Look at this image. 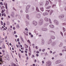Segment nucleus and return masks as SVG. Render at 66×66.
Segmentation results:
<instances>
[{
  "label": "nucleus",
  "instance_id": "nucleus-18",
  "mask_svg": "<svg viewBox=\"0 0 66 66\" xmlns=\"http://www.w3.org/2000/svg\"><path fill=\"white\" fill-rule=\"evenodd\" d=\"M36 10L37 12H39V9H38V7H36Z\"/></svg>",
  "mask_w": 66,
  "mask_h": 66
},
{
  "label": "nucleus",
  "instance_id": "nucleus-24",
  "mask_svg": "<svg viewBox=\"0 0 66 66\" xmlns=\"http://www.w3.org/2000/svg\"><path fill=\"white\" fill-rule=\"evenodd\" d=\"M16 27L17 29H19V25L17 24L16 26Z\"/></svg>",
  "mask_w": 66,
  "mask_h": 66
},
{
  "label": "nucleus",
  "instance_id": "nucleus-48",
  "mask_svg": "<svg viewBox=\"0 0 66 66\" xmlns=\"http://www.w3.org/2000/svg\"><path fill=\"white\" fill-rule=\"evenodd\" d=\"M25 35H26V36H28V34L26 33H25Z\"/></svg>",
  "mask_w": 66,
  "mask_h": 66
},
{
  "label": "nucleus",
  "instance_id": "nucleus-6",
  "mask_svg": "<svg viewBox=\"0 0 66 66\" xmlns=\"http://www.w3.org/2000/svg\"><path fill=\"white\" fill-rule=\"evenodd\" d=\"M41 44L42 45H44L45 44V40L43 38H42L41 39Z\"/></svg>",
  "mask_w": 66,
  "mask_h": 66
},
{
  "label": "nucleus",
  "instance_id": "nucleus-64",
  "mask_svg": "<svg viewBox=\"0 0 66 66\" xmlns=\"http://www.w3.org/2000/svg\"><path fill=\"white\" fill-rule=\"evenodd\" d=\"M64 9L65 11H66V6L65 7V8H64Z\"/></svg>",
  "mask_w": 66,
  "mask_h": 66
},
{
  "label": "nucleus",
  "instance_id": "nucleus-33",
  "mask_svg": "<svg viewBox=\"0 0 66 66\" xmlns=\"http://www.w3.org/2000/svg\"><path fill=\"white\" fill-rule=\"evenodd\" d=\"M27 42H28L29 44H31V42H30V40H27Z\"/></svg>",
  "mask_w": 66,
  "mask_h": 66
},
{
  "label": "nucleus",
  "instance_id": "nucleus-39",
  "mask_svg": "<svg viewBox=\"0 0 66 66\" xmlns=\"http://www.w3.org/2000/svg\"><path fill=\"white\" fill-rule=\"evenodd\" d=\"M0 62H3V61H2V59H0Z\"/></svg>",
  "mask_w": 66,
  "mask_h": 66
},
{
  "label": "nucleus",
  "instance_id": "nucleus-51",
  "mask_svg": "<svg viewBox=\"0 0 66 66\" xmlns=\"http://www.w3.org/2000/svg\"><path fill=\"white\" fill-rule=\"evenodd\" d=\"M3 48H5V46H4V45H3Z\"/></svg>",
  "mask_w": 66,
  "mask_h": 66
},
{
  "label": "nucleus",
  "instance_id": "nucleus-52",
  "mask_svg": "<svg viewBox=\"0 0 66 66\" xmlns=\"http://www.w3.org/2000/svg\"><path fill=\"white\" fill-rule=\"evenodd\" d=\"M59 55L60 56H62V54L61 53H60L59 54Z\"/></svg>",
  "mask_w": 66,
  "mask_h": 66
},
{
  "label": "nucleus",
  "instance_id": "nucleus-55",
  "mask_svg": "<svg viewBox=\"0 0 66 66\" xmlns=\"http://www.w3.org/2000/svg\"><path fill=\"white\" fill-rule=\"evenodd\" d=\"M52 53V52L51 51H50V53Z\"/></svg>",
  "mask_w": 66,
  "mask_h": 66
},
{
  "label": "nucleus",
  "instance_id": "nucleus-19",
  "mask_svg": "<svg viewBox=\"0 0 66 66\" xmlns=\"http://www.w3.org/2000/svg\"><path fill=\"white\" fill-rule=\"evenodd\" d=\"M52 13H53V10H51L50 11V15H51V14H52Z\"/></svg>",
  "mask_w": 66,
  "mask_h": 66
},
{
  "label": "nucleus",
  "instance_id": "nucleus-43",
  "mask_svg": "<svg viewBox=\"0 0 66 66\" xmlns=\"http://www.w3.org/2000/svg\"><path fill=\"white\" fill-rule=\"evenodd\" d=\"M2 40H0V44H1V43L3 42L2 41Z\"/></svg>",
  "mask_w": 66,
  "mask_h": 66
},
{
  "label": "nucleus",
  "instance_id": "nucleus-37",
  "mask_svg": "<svg viewBox=\"0 0 66 66\" xmlns=\"http://www.w3.org/2000/svg\"><path fill=\"white\" fill-rule=\"evenodd\" d=\"M51 7V6H48L47 7V9H50V8Z\"/></svg>",
  "mask_w": 66,
  "mask_h": 66
},
{
  "label": "nucleus",
  "instance_id": "nucleus-3",
  "mask_svg": "<svg viewBox=\"0 0 66 66\" xmlns=\"http://www.w3.org/2000/svg\"><path fill=\"white\" fill-rule=\"evenodd\" d=\"M43 21L44 20H43V19H40L39 22V25H42V24H43Z\"/></svg>",
  "mask_w": 66,
  "mask_h": 66
},
{
  "label": "nucleus",
  "instance_id": "nucleus-36",
  "mask_svg": "<svg viewBox=\"0 0 66 66\" xmlns=\"http://www.w3.org/2000/svg\"><path fill=\"white\" fill-rule=\"evenodd\" d=\"M18 18L19 19H20L21 18V16H20V15H19L18 16Z\"/></svg>",
  "mask_w": 66,
  "mask_h": 66
},
{
  "label": "nucleus",
  "instance_id": "nucleus-2",
  "mask_svg": "<svg viewBox=\"0 0 66 66\" xmlns=\"http://www.w3.org/2000/svg\"><path fill=\"white\" fill-rule=\"evenodd\" d=\"M46 66H51V62L50 61H48L46 62Z\"/></svg>",
  "mask_w": 66,
  "mask_h": 66
},
{
  "label": "nucleus",
  "instance_id": "nucleus-41",
  "mask_svg": "<svg viewBox=\"0 0 66 66\" xmlns=\"http://www.w3.org/2000/svg\"><path fill=\"white\" fill-rule=\"evenodd\" d=\"M0 4L1 5H3V4H2V2H1L0 3Z\"/></svg>",
  "mask_w": 66,
  "mask_h": 66
},
{
  "label": "nucleus",
  "instance_id": "nucleus-9",
  "mask_svg": "<svg viewBox=\"0 0 66 66\" xmlns=\"http://www.w3.org/2000/svg\"><path fill=\"white\" fill-rule=\"evenodd\" d=\"M14 12H12L10 15L11 17H13V18H14Z\"/></svg>",
  "mask_w": 66,
  "mask_h": 66
},
{
  "label": "nucleus",
  "instance_id": "nucleus-23",
  "mask_svg": "<svg viewBox=\"0 0 66 66\" xmlns=\"http://www.w3.org/2000/svg\"><path fill=\"white\" fill-rule=\"evenodd\" d=\"M51 38L52 39H55V37L54 36H51Z\"/></svg>",
  "mask_w": 66,
  "mask_h": 66
},
{
  "label": "nucleus",
  "instance_id": "nucleus-53",
  "mask_svg": "<svg viewBox=\"0 0 66 66\" xmlns=\"http://www.w3.org/2000/svg\"><path fill=\"white\" fill-rule=\"evenodd\" d=\"M17 42H19V39L18 38L17 39Z\"/></svg>",
  "mask_w": 66,
  "mask_h": 66
},
{
  "label": "nucleus",
  "instance_id": "nucleus-40",
  "mask_svg": "<svg viewBox=\"0 0 66 66\" xmlns=\"http://www.w3.org/2000/svg\"><path fill=\"white\" fill-rule=\"evenodd\" d=\"M50 23H46V26H48V25H49V24Z\"/></svg>",
  "mask_w": 66,
  "mask_h": 66
},
{
  "label": "nucleus",
  "instance_id": "nucleus-21",
  "mask_svg": "<svg viewBox=\"0 0 66 66\" xmlns=\"http://www.w3.org/2000/svg\"><path fill=\"white\" fill-rule=\"evenodd\" d=\"M61 17L62 18H64V14H62L61 15Z\"/></svg>",
  "mask_w": 66,
  "mask_h": 66
},
{
  "label": "nucleus",
  "instance_id": "nucleus-22",
  "mask_svg": "<svg viewBox=\"0 0 66 66\" xmlns=\"http://www.w3.org/2000/svg\"><path fill=\"white\" fill-rule=\"evenodd\" d=\"M26 17L28 19H29V16L28 14L26 15Z\"/></svg>",
  "mask_w": 66,
  "mask_h": 66
},
{
  "label": "nucleus",
  "instance_id": "nucleus-5",
  "mask_svg": "<svg viewBox=\"0 0 66 66\" xmlns=\"http://www.w3.org/2000/svg\"><path fill=\"white\" fill-rule=\"evenodd\" d=\"M41 16L40 13H38L36 15V17L38 18H40Z\"/></svg>",
  "mask_w": 66,
  "mask_h": 66
},
{
  "label": "nucleus",
  "instance_id": "nucleus-4",
  "mask_svg": "<svg viewBox=\"0 0 66 66\" xmlns=\"http://www.w3.org/2000/svg\"><path fill=\"white\" fill-rule=\"evenodd\" d=\"M37 22L36 21H34L32 22V24L34 26H37Z\"/></svg>",
  "mask_w": 66,
  "mask_h": 66
},
{
  "label": "nucleus",
  "instance_id": "nucleus-25",
  "mask_svg": "<svg viewBox=\"0 0 66 66\" xmlns=\"http://www.w3.org/2000/svg\"><path fill=\"white\" fill-rule=\"evenodd\" d=\"M7 3H6L5 6L6 9H7Z\"/></svg>",
  "mask_w": 66,
  "mask_h": 66
},
{
  "label": "nucleus",
  "instance_id": "nucleus-32",
  "mask_svg": "<svg viewBox=\"0 0 66 66\" xmlns=\"http://www.w3.org/2000/svg\"><path fill=\"white\" fill-rule=\"evenodd\" d=\"M26 13H28V9H26Z\"/></svg>",
  "mask_w": 66,
  "mask_h": 66
},
{
  "label": "nucleus",
  "instance_id": "nucleus-30",
  "mask_svg": "<svg viewBox=\"0 0 66 66\" xmlns=\"http://www.w3.org/2000/svg\"><path fill=\"white\" fill-rule=\"evenodd\" d=\"M26 26H28V24H29V22H28L27 21H26Z\"/></svg>",
  "mask_w": 66,
  "mask_h": 66
},
{
  "label": "nucleus",
  "instance_id": "nucleus-60",
  "mask_svg": "<svg viewBox=\"0 0 66 66\" xmlns=\"http://www.w3.org/2000/svg\"><path fill=\"white\" fill-rule=\"evenodd\" d=\"M29 59V58L28 57H26V60H28Z\"/></svg>",
  "mask_w": 66,
  "mask_h": 66
},
{
  "label": "nucleus",
  "instance_id": "nucleus-13",
  "mask_svg": "<svg viewBox=\"0 0 66 66\" xmlns=\"http://www.w3.org/2000/svg\"><path fill=\"white\" fill-rule=\"evenodd\" d=\"M49 27H50V28H53L54 26L53 25L51 24L50 25Z\"/></svg>",
  "mask_w": 66,
  "mask_h": 66
},
{
  "label": "nucleus",
  "instance_id": "nucleus-12",
  "mask_svg": "<svg viewBox=\"0 0 66 66\" xmlns=\"http://www.w3.org/2000/svg\"><path fill=\"white\" fill-rule=\"evenodd\" d=\"M43 16H45V15H48V13L47 12H46L43 13L42 14Z\"/></svg>",
  "mask_w": 66,
  "mask_h": 66
},
{
  "label": "nucleus",
  "instance_id": "nucleus-28",
  "mask_svg": "<svg viewBox=\"0 0 66 66\" xmlns=\"http://www.w3.org/2000/svg\"><path fill=\"white\" fill-rule=\"evenodd\" d=\"M62 45H63V43H61L59 45V47H61V46H62Z\"/></svg>",
  "mask_w": 66,
  "mask_h": 66
},
{
  "label": "nucleus",
  "instance_id": "nucleus-57",
  "mask_svg": "<svg viewBox=\"0 0 66 66\" xmlns=\"http://www.w3.org/2000/svg\"><path fill=\"white\" fill-rule=\"evenodd\" d=\"M46 12H48V13L50 12V10H46Z\"/></svg>",
  "mask_w": 66,
  "mask_h": 66
},
{
  "label": "nucleus",
  "instance_id": "nucleus-38",
  "mask_svg": "<svg viewBox=\"0 0 66 66\" xmlns=\"http://www.w3.org/2000/svg\"><path fill=\"white\" fill-rule=\"evenodd\" d=\"M25 30L26 31H28V29L27 28H26L25 29Z\"/></svg>",
  "mask_w": 66,
  "mask_h": 66
},
{
  "label": "nucleus",
  "instance_id": "nucleus-20",
  "mask_svg": "<svg viewBox=\"0 0 66 66\" xmlns=\"http://www.w3.org/2000/svg\"><path fill=\"white\" fill-rule=\"evenodd\" d=\"M24 45L25 46V47L26 48H28V45H26V44H24Z\"/></svg>",
  "mask_w": 66,
  "mask_h": 66
},
{
  "label": "nucleus",
  "instance_id": "nucleus-8",
  "mask_svg": "<svg viewBox=\"0 0 66 66\" xmlns=\"http://www.w3.org/2000/svg\"><path fill=\"white\" fill-rule=\"evenodd\" d=\"M61 62V61L60 60H58L56 61L55 64H58L59 63H60Z\"/></svg>",
  "mask_w": 66,
  "mask_h": 66
},
{
  "label": "nucleus",
  "instance_id": "nucleus-42",
  "mask_svg": "<svg viewBox=\"0 0 66 66\" xmlns=\"http://www.w3.org/2000/svg\"><path fill=\"white\" fill-rule=\"evenodd\" d=\"M29 50L30 52H31V48H30V47H29Z\"/></svg>",
  "mask_w": 66,
  "mask_h": 66
},
{
  "label": "nucleus",
  "instance_id": "nucleus-62",
  "mask_svg": "<svg viewBox=\"0 0 66 66\" xmlns=\"http://www.w3.org/2000/svg\"><path fill=\"white\" fill-rule=\"evenodd\" d=\"M31 37H33V35H31Z\"/></svg>",
  "mask_w": 66,
  "mask_h": 66
},
{
  "label": "nucleus",
  "instance_id": "nucleus-14",
  "mask_svg": "<svg viewBox=\"0 0 66 66\" xmlns=\"http://www.w3.org/2000/svg\"><path fill=\"white\" fill-rule=\"evenodd\" d=\"M40 9L41 10V11H42V12H43V11H44V8L43 7H41L40 8Z\"/></svg>",
  "mask_w": 66,
  "mask_h": 66
},
{
  "label": "nucleus",
  "instance_id": "nucleus-49",
  "mask_svg": "<svg viewBox=\"0 0 66 66\" xmlns=\"http://www.w3.org/2000/svg\"><path fill=\"white\" fill-rule=\"evenodd\" d=\"M54 6H56V5H53V6H52V7H54Z\"/></svg>",
  "mask_w": 66,
  "mask_h": 66
},
{
  "label": "nucleus",
  "instance_id": "nucleus-11",
  "mask_svg": "<svg viewBox=\"0 0 66 66\" xmlns=\"http://www.w3.org/2000/svg\"><path fill=\"white\" fill-rule=\"evenodd\" d=\"M52 42V40H51V39H50L49 41L47 43L48 44H50Z\"/></svg>",
  "mask_w": 66,
  "mask_h": 66
},
{
  "label": "nucleus",
  "instance_id": "nucleus-47",
  "mask_svg": "<svg viewBox=\"0 0 66 66\" xmlns=\"http://www.w3.org/2000/svg\"><path fill=\"white\" fill-rule=\"evenodd\" d=\"M56 44V43H55V42H54L53 44V45H54H54H55Z\"/></svg>",
  "mask_w": 66,
  "mask_h": 66
},
{
  "label": "nucleus",
  "instance_id": "nucleus-16",
  "mask_svg": "<svg viewBox=\"0 0 66 66\" xmlns=\"http://www.w3.org/2000/svg\"><path fill=\"white\" fill-rule=\"evenodd\" d=\"M49 3V1H46V3L45 4V5H47Z\"/></svg>",
  "mask_w": 66,
  "mask_h": 66
},
{
  "label": "nucleus",
  "instance_id": "nucleus-26",
  "mask_svg": "<svg viewBox=\"0 0 66 66\" xmlns=\"http://www.w3.org/2000/svg\"><path fill=\"white\" fill-rule=\"evenodd\" d=\"M20 38L22 41V42H24L23 39V38H22V37H21Z\"/></svg>",
  "mask_w": 66,
  "mask_h": 66
},
{
  "label": "nucleus",
  "instance_id": "nucleus-17",
  "mask_svg": "<svg viewBox=\"0 0 66 66\" xmlns=\"http://www.w3.org/2000/svg\"><path fill=\"white\" fill-rule=\"evenodd\" d=\"M63 32L64 33L66 31V29H65V28L64 27H63Z\"/></svg>",
  "mask_w": 66,
  "mask_h": 66
},
{
  "label": "nucleus",
  "instance_id": "nucleus-58",
  "mask_svg": "<svg viewBox=\"0 0 66 66\" xmlns=\"http://www.w3.org/2000/svg\"><path fill=\"white\" fill-rule=\"evenodd\" d=\"M7 25H9V24H10V23H9V22H7Z\"/></svg>",
  "mask_w": 66,
  "mask_h": 66
},
{
  "label": "nucleus",
  "instance_id": "nucleus-44",
  "mask_svg": "<svg viewBox=\"0 0 66 66\" xmlns=\"http://www.w3.org/2000/svg\"><path fill=\"white\" fill-rule=\"evenodd\" d=\"M13 65L14 66H17L16 64H15V63L13 64Z\"/></svg>",
  "mask_w": 66,
  "mask_h": 66
},
{
  "label": "nucleus",
  "instance_id": "nucleus-7",
  "mask_svg": "<svg viewBox=\"0 0 66 66\" xmlns=\"http://www.w3.org/2000/svg\"><path fill=\"white\" fill-rule=\"evenodd\" d=\"M54 22L56 23L57 25H58L59 23V22H58V21L56 20H54Z\"/></svg>",
  "mask_w": 66,
  "mask_h": 66
},
{
  "label": "nucleus",
  "instance_id": "nucleus-59",
  "mask_svg": "<svg viewBox=\"0 0 66 66\" xmlns=\"http://www.w3.org/2000/svg\"><path fill=\"white\" fill-rule=\"evenodd\" d=\"M4 16L5 17H6V14L5 13H4Z\"/></svg>",
  "mask_w": 66,
  "mask_h": 66
},
{
  "label": "nucleus",
  "instance_id": "nucleus-61",
  "mask_svg": "<svg viewBox=\"0 0 66 66\" xmlns=\"http://www.w3.org/2000/svg\"><path fill=\"white\" fill-rule=\"evenodd\" d=\"M14 33L15 34H16V31H14Z\"/></svg>",
  "mask_w": 66,
  "mask_h": 66
},
{
  "label": "nucleus",
  "instance_id": "nucleus-45",
  "mask_svg": "<svg viewBox=\"0 0 66 66\" xmlns=\"http://www.w3.org/2000/svg\"><path fill=\"white\" fill-rule=\"evenodd\" d=\"M64 51H65L66 52V50H62V52H64Z\"/></svg>",
  "mask_w": 66,
  "mask_h": 66
},
{
  "label": "nucleus",
  "instance_id": "nucleus-46",
  "mask_svg": "<svg viewBox=\"0 0 66 66\" xmlns=\"http://www.w3.org/2000/svg\"><path fill=\"white\" fill-rule=\"evenodd\" d=\"M61 35L62 36H63V33L62 32H61Z\"/></svg>",
  "mask_w": 66,
  "mask_h": 66
},
{
  "label": "nucleus",
  "instance_id": "nucleus-10",
  "mask_svg": "<svg viewBox=\"0 0 66 66\" xmlns=\"http://www.w3.org/2000/svg\"><path fill=\"white\" fill-rule=\"evenodd\" d=\"M42 31H48V29L47 28H42Z\"/></svg>",
  "mask_w": 66,
  "mask_h": 66
},
{
  "label": "nucleus",
  "instance_id": "nucleus-31",
  "mask_svg": "<svg viewBox=\"0 0 66 66\" xmlns=\"http://www.w3.org/2000/svg\"><path fill=\"white\" fill-rule=\"evenodd\" d=\"M50 32H52V33H55V32L52 30H51L50 31Z\"/></svg>",
  "mask_w": 66,
  "mask_h": 66
},
{
  "label": "nucleus",
  "instance_id": "nucleus-34",
  "mask_svg": "<svg viewBox=\"0 0 66 66\" xmlns=\"http://www.w3.org/2000/svg\"><path fill=\"white\" fill-rule=\"evenodd\" d=\"M45 50H46L45 49H44L42 50V52H45Z\"/></svg>",
  "mask_w": 66,
  "mask_h": 66
},
{
  "label": "nucleus",
  "instance_id": "nucleus-29",
  "mask_svg": "<svg viewBox=\"0 0 66 66\" xmlns=\"http://www.w3.org/2000/svg\"><path fill=\"white\" fill-rule=\"evenodd\" d=\"M47 55H48V54L47 52H46L45 54V56H47Z\"/></svg>",
  "mask_w": 66,
  "mask_h": 66
},
{
  "label": "nucleus",
  "instance_id": "nucleus-63",
  "mask_svg": "<svg viewBox=\"0 0 66 66\" xmlns=\"http://www.w3.org/2000/svg\"><path fill=\"white\" fill-rule=\"evenodd\" d=\"M64 48L65 49H66V46H64Z\"/></svg>",
  "mask_w": 66,
  "mask_h": 66
},
{
  "label": "nucleus",
  "instance_id": "nucleus-1",
  "mask_svg": "<svg viewBox=\"0 0 66 66\" xmlns=\"http://www.w3.org/2000/svg\"><path fill=\"white\" fill-rule=\"evenodd\" d=\"M45 20V21H46V22H48L49 21V22L50 23V24H52V22H51V19H48V18H44Z\"/></svg>",
  "mask_w": 66,
  "mask_h": 66
},
{
  "label": "nucleus",
  "instance_id": "nucleus-35",
  "mask_svg": "<svg viewBox=\"0 0 66 66\" xmlns=\"http://www.w3.org/2000/svg\"><path fill=\"white\" fill-rule=\"evenodd\" d=\"M44 5V4H43V3H40V5L42 6V5Z\"/></svg>",
  "mask_w": 66,
  "mask_h": 66
},
{
  "label": "nucleus",
  "instance_id": "nucleus-54",
  "mask_svg": "<svg viewBox=\"0 0 66 66\" xmlns=\"http://www.w3.org/2000/svg\"><path fill=\"white\" fill-rule=\"evenodd\" d=\"M63 25H65V26H66V23H63Z\"/></svg>",
  "mask_w": 66,
  "mask_h": 66
},
{
  "label": "nucleus",
  "instance_id": "nucleus-15",
  "mask_svg": "<svg viewBox=\"0 0 66 66\" xmlns=\"http://www.w3.org/2000/svg\"><path fill=\"white\" fill-rule=\"evenodd\" d=\"M30 6H31V5H29L28 6H27V7H26V9H27L28 10V9H29V8H30Z\"/></svg>",
  "mask_w": 66,
  "mask_h": 66
},
{
  "label": "nucleus",
  "instance_id": "nucleus-56",
  "mask_svg": "<svg viewBox=\"0 0 66 66\" xmlns=\"http://www.w3.org/2000/svg\"><path fill=\"white\" fill-rule=\"evenodd\" d=\"M39 51H42V50L41 49H39Z\"/></svg>",
  "mask_w": 66,
  "mask_h": 66
},
{
  "label": "nucleus",
  "instance_id": "nucleus-50",
  "mask_svg": "<svg viewBox=\"0 0 66 66\" xmlns=\"http://www.w3.org/2000/svg\"><path fill=\"white\" fill-rule=\"evenodd\" d=\"M36 56H39V55L38 54H36Z\"/></svg>",
  "mask_w": 66,
  "mask_h": 66
},
{
  "label": "nucleus",
  "instance_id": "nucleus-27",
  "mask_svg": "<svg viewBox=\"0 0 66 66\" xmlns=\"http://www.w3.org/2000/svg\"><path fill=\"white\" fill-rule=\"evenodd\" d=\"M59 19H61V18H62V16H61V15H59Z\"/></svg>",
  "mask_w": 66,
  "mask_h": 66
}]
</instances>
